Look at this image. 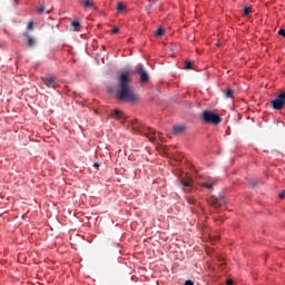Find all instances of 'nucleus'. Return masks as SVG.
Returning <instances> with one entry per match:
<instances>
[{
	"mask_svg": "<svg viewBox=\"0 0 285 285\" xmlns=\"http://www.w3.org/2000/svg\"><path fill=\"white\" fill-rule=\"evenodd\" d=\"M174 135H184L186 132V126L185 125H175L173 126Z\"/></svg>",
	"mask_w": 285,
	"mask_h": 285,
	"instance_id": "nucleus-11",
	"label": "nucleus"
},
{
	"mask_svg": "<svg viewBox=\"0 0 285 285\" xmlns=\"http://www.w3.org/2000/svg\"><path fill=\"white\" fill-rule=\"evenodd\" d=\"M180 184L184 187V190H190V188H193V178L187 177V178H183L180 179Z\"/></svg>",
	"mask_w": 285,
	"mask_h": 285,
	"instance_id": "nucleus-8",
	"label": "nucleus"
},
{
	"mask_svg": "<svg viewBox=\"0 0 285 285\" xmlns=\"http://www.w3.org/2000/svg\"><path fill=\"white\" fill-rule=\"evenodd\" d=\"M208 204L210 206H213L214 208H219V206H224V204H226V202L224 200V197H215V196H212L209 199H208Z\"/></svg>",
	"mask_w": 285,
	"mask_h": 285,
	"instance_id": "nucleus-7",
	"label": "nucleus"
},
{
	"mask_svg": "<svg viewBox=\"0 0 285 285\" xmlns=\"http://www.w3.org/2000/svg\"><path fill=\"white\" fill-rule=\"evenodd\" d=\"M32 28H35V22L33 21H30L27 26V29L28 30H32Z\"/></svg>",
	"mask_w": 285,
	"mask_h": 285,
	"instance_id": "nucleus-21",
	"label": "nucleus"
},
{
	"mask_svg": "<svg viewBox=\"0 0 285 285\" xmlns=\"http://www.w3.org/2000/svg\"><path fill=\"white\" fill-rule=\"evenodd\" d=\"M190 68H193V61H187L185 63V70H190Z\"/></svg>",
	"mask_w": 285,
	"mask_h": 285,
	"instance_id": "nucleus-19",
	"label": "nucleus"
},
{
	"mask_svg": "<svg viewBox=\"0 0 285 285\" xmlns=\"http://www.w3.org/2000/svg\"><path fill=\"white\" fill-rule=\"evenodd\" d=\"M71 27L76 30V31H79V29L81 28V22L80 21H77V20H73L71 22Z\"/></svg>",
	"mask_w": 285,
	"mask_h": 285,
	"instance_id": "nucleus-14",
	"label": "nucleus"
},
{
	"mask_svg": "<svg viewBox=\"0 0 285 285\" xmlns=\"http://www.w3.org/2000/svg\"><path fill=\"white\" fill-rule=\"evenodd\" d=\"M43 10H46V7L43 6L38 7V14L43 13Z\"/></svg>",
	"mask_w": 285,
	"mask_h": 285,
	"instance_id": "nucleus-22",
	"label": "nucleus"
},
{
	"mask_svg": "<svg viewBox=\"0 0 285 285\" xmlns=\"http://www.w3.org/2000/svg\"><path fill=\"white\" fill-rule=\"evenodd\" d=\"M217 184V180L209 178L207 181L200 184L203 188H207L208 190H213V186Z\"/></svg>",
	"mask_w": 285,
	"mask_h": 285,
	"instance_id": "nucleus-9",
	"label": "nucleus"
},
{
	"mask_svg": "<svg viewBox=\"0 0 285 285\" xmlns=\"http://www.w3.org/2000/svg\"><path fill=\"white\" fill-rule=\"evenodd\" d=\"M94 168H97V169H98V168H99V163H95V164H94Z\"/></svg>",
	"mask_w": 285,
	"mask_h": 285,
	"instance_id": "nucleus-27",
	"label": "nucleus"
},
{
	"mask_svg": "<svg viewBox=\"0 0 285 285\" xmlns=\"http://www.w3.org/2000/svg\"><path fill=\"white\" fill-rule=\"evenodd\" d=\"M184 285H195V283L190 279L186 281Z\"/></svg>",
	"mask_w": 285,
	"mask_h": 285,
	"instance_id": "nucleus-25",
	"label": "nucleus"
},
{
	"mask_svg": "<svg viewBox=\"0 0 285 285\" xmlns=\"http://www.w3.org/2000/svg\"><path fill=\"white\" fill-rule=\"evenodd\" d=\"M279 199H285V189L278 195Z\"/></svg>",
	"mask_w": 285,
	"mask_h": 285,
	"instance_id": "nucleus-24",
	"label": "nucleus"
},
{
	"mask_svg": "<svg viewBox=\"0 0 285 285\" xmlns=\"http://www.w3.org/2000/svg\"><path fill=\"white\" fill-rule=\"evenodd\" d=\"M223 92H224L226 99H233V97H235V91L230 87H228Z\"/></svg>",
	"mask_w": 285,
	"mask_h": 285,
	"instance_id": "nucleus-13",
	"label": "nucleus"
},
{
	"mask_svg": "<svg viewBox=\"0 0 285 285\" xmlns=\"http://www.w3.org/2000/svg\"><path fill=\"white\" fill-rule=\"evenodd\" d=\"M227 285H233V279H228Z\"/></svg>",
	"mask_w": 285,
	"mask_h": 285,
	"instance_id": "nucleus-29",
	"label": "nucleus"
},
{
	"mask_svg": "<svg viewBox=\"0 0 285 285\" xmlns=\"http://www.w3.org/2000/svg\"><path fill=\"white\" fill-rule=\"evenodd\" d=\"M114 117L115 119H121V110L119 109L114 110Z\"/></svg>",
	"mask_w": 285,
	"mask_h": 285,
	"instance_id": "nucleus-16",
	"label": "nucleus"
},
{
	"mask_svg": "<svg viewBox=\"0 0 285 285\" xmlns=\"http://www.w3.org/2000/svg\"><path fill=\"white\" fill-rule=\"evenodd\" d=\"M117 10H118V12H126V6H124V3H121V2H118Z\"/></svg>",
	"mask_w": 285,
	"mask_h": 285,
	"instance_id": "nucleus-15",
	"label": "nucleus"
},
{
	"mask_svg": "<svg viewBox=\"0 0 285 285\" xmlns=\"http://www.w3.org/2000/svg\"><path fill=\"white\" fill-rule=\"evenodd\" d=\"M116 81L117 83L114 90L116 99H119V101H127L128 104L139 101V95H137L135 87L131 85L132 79L128 71H119Z\"/></svg>",
	"mask_w": 285,
	"mask_h": 285,
	"instance_id": "nucleus-1",
	"label": "nucleus"
},
{
	"mask_svg": "<svg viewBox=\"0 0 285 285\" xmlns=\"http://www.w3.org/2000/svg\"><path fill=\"white\" fill-rule=\"evenodd\" d=\"M80 3L81 6H83V8H87L88 10H95V1L92 0H81Z\"/></svg>",
	"mask_w": 285,
	"mask_h": 285,
	"instance_id": "nucleus-12",
	"label": "nucleus"
},
{
	"mask_svg": "<svg viewBox=\"0 0 285 285\" xmlns=\"http://www.w3.org/2000/svg\"><path fill=\"white\" fill-rule=\"evenodd\" d=\"M136 75H139L140 81L142 83H148V81L150 80V76H148V72L146 71V69H144V66L141 65L136 68Z\"/></svg>",
	"mask_w": 285,
	"mask_h": 285,
	"instance_id": "nucleus-5",
	"label": "nucleus"
},
{
	"mask_svg": "<svg viewBox=\"0 0 285 285\" xmlns=\"http://www.w3.org/2000/svg\"><path fill=\"white\" fill-rule=\"evenodd\" d=\"M158 137H159L160 141H164V138H161V132H158Z\"/></svg>",
	"mask_w": 285,
	"mask_h": 285,
	"instance_id": "nucleus-28",
	"label": "nucleus"
},
{
	"mask_svg": "<svg viewBox=\"0 0 285 285\" xmlns=\"http://www.w3.org/2000/svg\"><path fill=\"white\" fill-rule=\"evenodd\" d=\"M187 202H188V204H191V205L197 204V199H195V198H193L190 196H187Z\"/></svg>",
	"mask_w": 285,
	"mask_h": 285,
	"instance_id": "nucleus-18",
	"label": "nucleus"
},
{
	"mask_svg": "<svg viewBox=\"0 0 285 285\" xmlns=\"http://www.w3.org/2000/svg\"><path fill=\"white\" fill-rule=\"evenodd\" d=\"M23 37H26L27 39L28 48H35V43H37V40L32 36L28 35V32H23Z\"/></svg>",
	"mask_w": 285,
	"mask_h": 285,
	"instance_id": "nucleus-10",
	"label": "nucleus"
},
{
	"mask_svg": "<svg viewBox=\"0 0 285 285\" xmlns=\"http://www.w3.org/2000/svg\"><path fill=\"white\" fill-rule=\"evenodd\" d=\"M42 82L45 86H47V88H53V90H56V88L59 86V81H57V78L52 76L42 78Z\"/></svg>",
	"mask_w": 285,
	"mask_h": 285,
	"instance_id": "nucleus-6",
	"label": "nucleus"
},
{
	"mask_svg": "<svg viewBox=\"0 0 285 285\" xmlns=\"http://www.w3.org/2000/svg\"><path fill=\"white\" fill-rule=\"evenodd\" d=\"M118 32H119V28L115 27V28L112 29V33H114V35H117Z\"/></svg>",
	"mask_w": 285,
	"mask_h": 285,
	"instance_id": "nucleus-26",
	"label": "nucleus"
},
{
	"mask_svg": "<svg viewBox=\"0 0 285 285\" xmlns=\"http://www.w3.org/2000/svg\"><path fill=\"white\" fill-rule=\"evenodd\" d=\"M131 128L132 130H135V132H139V135H145V137H147L153 144L157 141V136H155V129L150 127H144V125H141L139 120H132Z\"/></svg>",
	"mask_w": 285,
	"mask_h": 285,
	"instance_id": "nucleus-2",
	"label": "nucleus"
},
{
	"mask_svg": "<svg viewBox=\"0 0 285 285\" xmlns=\"http://www.w3.org/2000/svg\"><path fill=\"white\" fill-rule=\"evenodd\" d=\"M161 36H164V29L159 28L156 31V37H161Z\"/></svg>",
	"mask_w": 285,
	"mask_h": 285,
	"instance_id": "nucleus-20",
	"label": "nucleus"
},
{
	"mask_svg": "<svg viewBox=\"0 0 285 285\" xmlns=\"http://www.w3.org/2000/svg\"><path fill=\"white\" fill-rule=\"evenodd\" d=\"M278 35H279V37H284V39H285V30L284 29H279Z\"/></svg>",
	"mask_w": 285,
	"mask_h": 285,
	"instance_id": "nucleus-23",
	"label": "nucleus"
},
{
	"mask_svg": "<svg viewBox=\"0 0 285 285\" xmlns=\"http://www.w3.org/2000/svg\"><path fill=\"white\" fill-rule=\"evenodd\" d=\"M268 106L274 110H282L285 106V91L276 96V98L269 101Z\"/></svg>",
	"mask_w": 285,
	"mask_h": 285,
	"instance_id": "nucleus-4",
	"label": "nucleus"
},
{
	"mask_svg": "<svg viewBox=\"0 0 285 285\" xmlns=\"http://www.w3.org/2000/svg\"><path fill=\"white\" fill-rule=\"evenodd\" d=\"M202 119L205 121V124H213L214 126H219V124H222V116L210 110H204L202 114Z\"/></svg>",
	"mask_w": 285,
	"mask_h": 285,
	"instance_id": "nucleus-3",
	"label": "nucleus"
},
{
	"mask_svg": "<svg viewBox=\"0 0 285 285\" xmlns=\"http://www.w3.org/2000/svg\"><path fill=\"white\" fill-rule=\"evenodd\" d=\"M253 12V8H250V7H245L244 8V14H245V17H248V14H250Z\"/></svg>",
	"mask_w": 285,
	"mask_h": 285,
	"instance_id": "nucleus-17",
	"label": "nucleus"
}]
</instances>
